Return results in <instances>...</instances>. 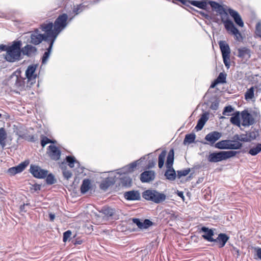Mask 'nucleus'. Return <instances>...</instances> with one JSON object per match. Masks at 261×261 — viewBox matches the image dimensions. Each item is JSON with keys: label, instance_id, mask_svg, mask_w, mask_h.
<instances>
[{"label": "nucleus", "instance_id": "obj_1", "mask_svg": "<svg viewBox=\"0 0 261 261\" xmlns=\"http://www.w3.org/2000/svg\"><path fill=\"white\" fill-rule=\"evenodd\" d=\"M209 4L211 7L221 16V21L227 31L233 35L236 40L241 41L243 39L241 34L234 26L233 22L229 19L228 15L224 8L214 1H210Z\"/></svg>", "mask_w": 261, "mask_h": 261}, {"label": "nucleus", "instance_id": "obj_2", "mask_svg": "<svg viewBox=\"0 0 261 261\" xmlns=\"http://www.w3.org/2000/svg\"><path fill=\"white\" fill-rule=\"evenodd\" d=\"M209 4L211 7L221 16V21L227 31L233 35L236 40L241 41L243 39L241 34L234 26L233 22L229 19L228 15L224 8L214 1H210Z\"/></svg>", "mask_w": 261, "mask_h": 261}, {"label": "nucleus", "instance_id": "obj_3", "mask_svg": "<svg viewBox=\"0 0 261 261\" xmlns=\"http://www.w3.org/2000/svg\"><path fill=\"white\" fill-rule=\"evenodd\" d=\"M209 4L211 7L221 16V21L227 31L233 35L236 40L241 41L243 39L241 34L234 26L233 22L229 19L228 15L224 8L214 1H210Z\"/></svg>", "mask_w": 261, "mask_h": 261}, {"label": "nucleus", "instance_id": "obj_4", "mask_svg": "<svg viewBox=\"0 0 261 261\" xmlns=\"http://www.w3.org/2000/svg\"><path fill=\"white\" fill-rule=\"evenodd\" d=\"M209 4L211 7L221 16V21L227 31L233 35L236 40L241 41L243 39L241 34L234 26L233 22L229 19L228 15L224 8L214 1H210Z\"/></svg>", "mask_w": 261, "mask_h": 261}, {"label": "nucleus", "instance_id": "obj_5", "mask_svg": "<svg viewBox=\"0 0 261 261\" xmlns=\"http://www.w3.org/2000/svg\"><path fill=\"white\" fill-rule=\"evenodd\" d=\"M21 41H14L9 45L7 53L5 55V59L9 62L14 63L23 59Z\"/></svg>", "mask_w": 261, "mask_h": 261}, {"label": "nucleus", "instance_id": "obj_6", "mask_svg": "<svg viewBox=\"0 0 261 261\" xmlns=\"http://www.w3.org/2000/svg\"><path fill=\"white\" fill-rule=\"evenodd\" d=\"M144 159V158H142L140 160L132 163L130 164L123 167L121 169L118 170L117 173L120 174V179L122 185L126 187H129L131 185L132 179L128 176L127 174L133 172L137 166L140 163L142 160Z\"/></svg>", "mask_w": 261, "mask_h": 261}, {"label": "nucleus", "instance_id": "obj_7", "mask_svg": "<svg viewBox=\"0 0 261 261\" xmlns=\"http://www.w3.org/2000/svg\"><path fill=\"white\" fill-rule=\"evenodd\" d=\"M99 213L101 214L102 216L98 214H95V216L99 219V223L104 222L105 219H111L117 220L119 218L120 212L118 209L113 208L110 207H103L102 208Z\"/></svg>", "mask_w": 261, "mask_h": 261}, {"label": "nucleus", "instance_id": "obj_8", "mask_svg": "<svg viewBox=\"0 0 261 261\" xmlns=\"http://www.w3.org/2000/svg\"><path fill=\"white\" fill-rule=\"evenodd\" d=\"M237 153V151L233 150L212 152L209 154L207 159L210 162L217 163L233 157Z\"/></svg>", "mask_w": 261, "mask_h": 261}, {"label": "nucleus", "instance_id": "obj_9", "mask_svg": "<svg viewBox=\"0 0 261 261\" xmlns=\"http://www.w3.org/2000/svg\"><path fill=\"white\" fill-rule=\"evenodd\" d=\"M142 197L146 200L151 201L156 203L164 201L166 196L156 190H147L143 192Z\"/></svg>", "mask_w": 261, "mask_h": 261}, {"label": "nucleus", "instance_id": "obj_10", "mask_svg": "<svg viewBox=\"0 0 261 261\" xmlns=\"http://www.w3.org/2000/svg\"><path fill=\"white\" fill-rule=\"evenodd\" d=\"M242 125L244 126H249L255 123V119L259 117V114L257 111H252L249 113L248 110H244L241 113Z\"/></svg>", "mask_w": 261, "mask_h": 261}, {"label": "nucleus", "instance_id": "obj_11", "mask_svg": "<svg viewBox=\"0 0 261 261\" xmlns=\"http://www.w3.org/2000/svg\"><path fill=\"white\" fill-rule=\"evenodd\" d=\"M242 146V144L240 142L230 140H222L215 145L216 148L220 149H239Z\"/></svg>", "mask_w": 261, "mask_h": 261}, {"label": "nucleus", "instance_id": "obj_12", "mask_svg": "<svg viewBox=\"0 0 261 261\" xmlns=\"http://www.w3.org/2000/svg\"><path fill=\"white\" fill-rule=\"evenodd\" d=\"M40 28L45 33L44 34L48 40V42H49V41L53 40L54 42L55 41L58 34L56 31H55V28L52 22L44 23L40 25Z\"/></svg>", "mask_w": 261, "mask_h": 261}, {"label": "nucleus", "instance_id": "obj_13", "mask_svg": "<svg viewBox=\"0 0 261 261\" xmlns=\"http://www.w3.org/2000/svg\"><path fill=\"white\" fill-rule=\"evenodd\" d=\"M42 41H44L48 43V40L45 37V34H42L40 33L38 29H35L33 31L30 36V43L37 45L42 42Z\"/></svg>", "mask_w": 261, "mask_h": 261}, {"label": "nucleus", "instance_id": "obj_14", "mask_svg": "<svg viewBox=\"0 0 261 261\" xmlns=\"http://www.w3.org/2000/svg\"><path fill=\"white\" fill-rule=\"evenodd\" d=\"M30 172L34 177L41 179L46 177L48 173V171L41 169L38 166L31 164L30 168Z\"/></svg>", "mask_w": 261, "mask_h": 261}, {"label": "nucleus", "instance_id": "obj_15", "mask_svg": "<svg viewBox=\"0 0 261 261\" xmlns=\"http://www.w3.org/2000/svg\"><path fill=\"white\" fill-rule=\"evenodd\" d=\"M46 153L51 160L57 161L60 159L61 151L54 145H50L47 148Z\"/></svg>", "mask_w": 261, "mask_h": 261}, {"label": "nucleus", "instance_id": "obj_16", "mask_svg": "<svg viewBox=\"0 0 261 261\" xmlns=\"http://www.w3.org/2000/svg\"><path fill=\"white\" fill-rule=\"evenodd\" d=\"M37 66L38 65L37 64H32L29 65L25 71V75L27 78L28 82V83H30L31 85L36 82V79L37 75L35 72Z\"/></svg>", "mask_w": 261, "mask_h": 261}, {"label": "nucleus", "instance_id": "obj_17", "mask_svg": "<svg viewBox=\"0 0 261 261\" xmlns=\"http://www.w3.org/2000/svg\"><path fill=\"white\" fill-rule=\"evenodd\" d=\"M29 161L28 160L24 161V162L20 163L16 166L10 168L8 170V173L10 175H14L17 173L22 172L25 168L29 165Z\"/></svg>", "mask_w": 261, "mask_h": 261}, {"label": "nucleus", "instance_id": "obj_18", "mask_svg": "<svg viewBox=\"0 0 261 261\" xmlns=\"http://www.w3.org/2000/svg\"><path fill=\"white\" fill-rule=\"evenodd\" d=\"M54 27L57 34L65 27V13L60 15L55 20Z\"/></svg>", "mask_w": 261, "mask_h": 261}, {"label": "nucleus", "instance_id": "obj_19", "mask_svg": "<svg viewBox=\"0 0 261 261\" xmlns=\"http://www.w3.org/2000/svg\"><path fill=\"white\" fill-rule=\"evenodd\" d=\"M221 137L222 134L221 133L217 131H213L207 134L204 139L207 141H208L210 144L212 145Z\"/></svg>", "mask_w": 261, "mask_h": 261}, {"label": "nucleus", "instance_id": "obj_20", "mask_svg": "<svg viewBox=\"0 0 261 261\" xmlns=\"http://www.w3.org/2000/svg\"><path fill=\"white\" fill-rule=\"evenodd\" d=\"M155 178V173L153 171H145L140 175V180L142 182H149L154 180Z\"/></svg>", "mask_w": 261, "mask_h": 261}, {"label": "nucleus", "instance_id": "obj_21", "mask_svg": "<svg viewBox=\"0 0 261 261\" xmlns=\"http://www.w3.org/2000/svg\"><path fill=\"white\" fill-rule=\"evenodd\" d=\"M21 49L22 55H26L29 57L35 55L37 52V48L30 44L26 45Z\"/></svg>", "mask_w": 261, "mask_h": 261}, {"label": "nucleus", "instance_id": "obj_22", "mask_svg": "<svg viewBox=\"0 0 261 261\" xmlns=\"http://www.w3.org/2000/svg\"><path fill=\"white\" fill-rule=\"evenodd\" d=\"M201 231L203 232V234L202 235L203 239L210 242H213L214 241V239L213 238L214 232L213 229L204 226L201 228Z\"/></svg>", "mask_w": 261, "mask_h": 261}, {"label": "nucleus", "instance_id": "obj_23", "mask_svg": "<svg viewBox=\"0 0 261 261\" xmlns=\"http://www.w3.org/2000/svg\"><path fill=\"white\" fill-rule=\"evenodd\" d=\"M228 12L230 16L233 18L235 22L239 26L241 27H243L244 26V22L241 18V17L237 11L231 9H229Z\"/></svg>", "mask_w": 261, "mask_h": 261}, {"label": "nucleus", "instance_id": "obj_24", "mask_svg": "<svg viewBox=\"0 0 261 261\" xmlns=\"http://www.w3.org/2000/svg\"><path fill=\"white\" fill-rule=\"evenodd\" d=\"M238 57L248 60L251 57V50L247 47H243L238 49Z\"/></svg>", "mask_w": 261, "mask_h": 261}, {"label": "nucleus", "instance_id": "obj_25", "mask_svg": "<svg viewBox=\"0 0 261 261\" xmlns=\"http://www.w3.org/2000/svg\"><path fill=\"white\" fill-rule=\"evenodd\" d=\"M229 237L225 233H220L217 239H214L213 242H217L219 244V248L223 247L229 240Z\"/></svg>", "mask_w": 261, "mask_h": 261}, {"label": "nucleus", "instance_id": "obj_26", "mask_svg": "<svg viewBox=\"0 0 261 261\" xmlns=\"http://www.w3.org/2000/svg\"><path fill=\"white\" fill-rule=\"evenodd\" d=\"M85 8V6L84 5L80 4L77 5L76 7L73 8L72 13L73 15H71L69 13H68V15L66 14V24L67 23L68 19L69 21L71 20L74 16L82 12Z\"/></svg>", "mask_w": 261, "mask_h": 261}, {"label": "nucleus", "instance_id": "obj_27", "mask_svg": "<svg viewBox=\"0 0 261 261\" xmlns=\"http://www.w3.org/2000/svg\"><path fill=\"white\" fill-rule=\"evenodd\" d=\"M48 44L49 46L48 48L46 49V51H45V53L43 54V56L41 58L42 64H45L47 63L50 57L51 51L54 44V40L49 41Z\"/></svg>", "mask_w": 261, "mask_h": 261}, {"label": "nucleus", "instance_id": "obj_28", "mask_svg": "<svg viewBox=\"0 0 261 261\" xmlns=\"http://www.w3.org/2000/svg\"><path fill=\"white\" fill-rule=\"evenodd\" d=\"M124 197L128 200H137L140 198V193L138 191H130L124 194Z\"/></svg>", "mask_w": 261, "mask_h": 261}, {"label": "nucleus", "instance_id": "obj_29", "mask_svg": "<svg viewBox=\"0 0 261 261\" xmlns=\"http://www.w3.org/2000/svg\"><path fill=\"white\" fill-rule=\"evenodd\" d=\"M219 47L222 53V55L223 56H230V49L227 43L224 41H220L219 42Z\"/></svg>", "mask_w": 261, "mask_h": 261}, {"label": "nucleus", "instance_id": "obj_30", "mask_svg": "<svg viewBox=\"0 0 261 261\" xmlns=\"http://www.w3.org/2000/svg\"><path fill=\"white\" fill-rule=\"evenodd\" d=\"M208 119V114L207 113L203 114L200 119L198 120L197 125L195 127V129L197 130H200L202 129L203 126L204 125Z\"/></svg>", "mask_w": 261, "mask_h": 261}, {"label": "nucleus", "instance_id": "obj_31", "mask_svg": "<svg viewBox=\"0 0 261 261\" xmlns=\"http://www.w3.org/2000/svg\"><path fill=\"white\" fill-rule=\"evenodd\" d=\"M66 163L70 168H80V163L73 156H66Z\"/></svg>", "mask_w": 261, "mask_h": 261}, {"label": "nucleus", "instance_id": "obj_32", "mask_svg": "<svg viewBox=\"0 0 261 261\" xmlns=\"http://www.w3.org/2000/svg\"><path fill=\"white\" fill-rule=\"evenodd\" d=\"M7 138V133L4 127L0 128V145L4 148L6 145V140Z\"/></svg>", "mask_w": 261, "mask_h": 261}, {"label": "nucleus", "instance_id": "obj_33", "mask_svg": "<svg viewBox=\"0 0 261 261\" xmlns=\"http://www.w3.org/2000/svg\"><path fill=\"white\" fill-rule=\"evenodd\" d=\"M166 178L169 180L173 181L176 178V174L175 171L173 168H167L165 173Z\"/></svg>", "mask_w": 261, "mask_h": 261}, {"label": "nucleus", "instance_id": "obj_34", "mask_svg": "<svg viewBox=\"0 0 261 261\" xmlns=\"http://www.w3.org/2000/svg\"><path fill=\"white\" fill-rule=\"evenodd\" d=\"M174 162V151L171 149L169 151L166 163V166L167 168H173L172 165Z\"/></svg>", "mask_w": 261, "mask_h": 261}, {"label": "nucleus", "instance_id": "obj_35", "mask_svg": "<svg viewBox=\"0 0 261 261\" xmlns=\"http://www.w3.org/2000/svg\"><path fill=\"white\" fill-rule=\"evenodd\" d=\"M230 122L238 126H240V114L239 111L236 112L230 119Z\"/></svg>", "mask_w": 261, "mask_h": 261}, {"label": "nucleus", "instance_id": "obj_36", "mask_svg": "<svg viewBox=\"0 0 261 261\" xmlns=\"http://www.w3.org/2000/svg\"><path fill=\"white\" fill-rule=\"evenodd\" d=\"M91 187V182L89 179H85L83 181L81 187V191L82 194L86 193Z\"/></svg>", "mask_w": 261, "mask_h": 261}, {"label": "nucleus", "instance_id": "obj_37", "mask_svg": "<svg viewBox=\"0 0 261 261\" xmlns=\"http://www.w3.org/2000/svg\"><path fill=\"white\" fill-rule=\"evenodd\" d=\"M196 138V135L194 133L187 134L186 135L185 139L184 140V143L186 144V143L191 144L194 142L195 139Z\"/></svg>", "mask_w": 261, "mask_h": 261}, {"label": "nucleus", "instance_id": "obj_38", "mask_svg": "<svg viewBox=\"0 0 261 261\" xmlns=\"http://www.w3.org/2000/svg\"><path fill=\"white\" fill-rule=\"evenodd\" d=\"M19 137L31 142H35L37 140V138L35 135H27L25 134H22L19 135Z\"/></svg>", "mask_w": 261, "mask_h": 261}, {"label": "nucleus", "instance_id": "obj_39", "mask_svg": "<svg viewBox=\"0 0 261 261\" xmlns=\"http://www.w3.org/2000/svg\"><path fill=\"white\" fill-rule=\"evenodd\" d=\"M166 155V151L164 150V151H163L159 156L158 166L160 168H162V167L164 165Z\"/></svg>", "mask_w": 261, "mask_h": 261}, {"label": "nucleus", "instance_id": "obj_40", "mask_svg": "<svg viewBox=\"0 0 261 261\" xmlns=\"http://www.w3.org/2000/svg\"><path fill=\"white\" fill-rule=\"evenodd\" d=\"M191 4L192 5L196 6L198 8H201V9H205L206 7V3L204 1H193L191 2Z\"/></svg>", "mask_w": 261, "mask_h": 261}, {"label": "nucleus", "instance_id": "obj_41", "mask_svg": "<svg viewBox=\"0 0 261 261\" xmlns=\"http://www.w3.org/2000/svg\"><path fill=\"white\" fill-rule=\"evenodd\" d=\"M233 139L236 140H239L243 142H249V139L248 138V135L246 134H241V135H235L233 137Z\"/></svg>", "mask_w": 261, "mask_h": 261}, {"label": "nucleus", "instance_id": "obj_42", "mask_svg": "<svg viewBox=\"0 0 261 261\" xmlns=\"http://www.w3.org/2000/svg\"><path fill=\"white\" fill-rule=\"evenodd\" d=\"M261 151V143L258 144L255 147L251 148L249 153L252 155H255Z\"/></svg>", "mask_w": 261, "mask_h": 261}, {"label": "nucleus", "instance_id": "obj_43", "mask_svg": "<svg viewBox=\"0 0 261 261\" xmlns=\"http://www.w3.org/2000/svg\"><path fill=\"white\" fill-rule=\"evenodd\" d=\"M254 97V87H252L247 90L245 94L246 100H248Z\"/></svg>", "mask_w": 261, "mask_h": 261}, {"label": "nucleus", "instance_id": "obj_44", "mask_svg": "<svg viewBox=\"0 0 261 261\" xmlns=\"http://www.w3.org/2000/svg\"><path fill=\"white\" fill-rule=\"evenodd\" d=\"M46 177V182L47 185H51L56 182V179L52 173L47 174Z\"/></svg>", "mask_w": 261, "mask_h": 261}, {"label": "nucleus", "instance_id": "obj_45", "mask_svg": "<svg viewBox=\"0 0 261 261\" xmlns=\"http://www.w3.org/2000/svg\"><path fill=\"white\" fill-rule=\"evenodd\" d=\"M40 139H41L40 143H41V145L42 147H44V146L46 144L50 143V142H51V139H49L46 136H45L43 135H41Z\"/></svg>", "mask_w": 261, "mask_h": 261}, {"label": "nucleus", "instance_id": "obj_46", "mask_svg": "<svg viewBox=\"0 0 261 261\" xmlns=\"http://www.w3.org/2000/svg\"><path fill=\"white\" fill-rule=\"evenodd\" d=\"M153 223L148 219H145L143 221V222H142V225L141 227V229H147L149 228L150 226L152 225Z\"/></svg>", "mask_w": 261, "mask_h": 261}, {"label": "nucleus", "instance_id": "obj_47", "mask_svg": "<svg viewBox=\"0 0 261 261\" xmlns=\"http://www.w3.org/2000/svg\"><path fill=\"white\" fill-rule=\"evenodd\" d=\"M247 134L248 135V138L249 139V141L255 139L258 136V132L254 130L250 132Z\"/></svg>", "mask_w": 261, "mask_h": 261}, {"label": "nucleus", "instance_id": "obj_48", "mask_svg": "<svg viewBox=\"0 0 261 261\" xmlns=\"http://www.w3.org/2000/svg\"><path fill=\"white\" fill-rule=\"evenodd\" d=\"M226 75L225 73L221 72L218 76L216 80L219 83H226Z\"/></svg>", "mask_w": 261, "mask_h": 261}, {"label": "nucleus", "instance_id": "obj_49", "mask_svg": "<svg viewBox=\"0 0 261 261\" xmlns=\"http://www.w3.org/2000/svg\"><path fill=\"white\" fill-rule=\"evenodd\" d=\"M15 85L17 87H23L24 86V79L21 77L17 76Z\"/></svg>", "mask_w": 261, "mask_h": 261}, {"label": "nucleus", "instance_id": "obj_50", "mask_svg": "<svg viewBox=\"0 0 261 261\" xmlns=\"http://www.w3.org/2000/svg\"><path fill=\"white\" fill-rule=\"evenodd\" d=\"M254 258H258L261 260V248L256 247H254Z\"/></svg>", "mask_w": 261, "mask_h": 261}, {"label": "nucleus", "instance_id": "obj_51", "mask_svg": "<svg viewBox=\"0 0 261 261\" xmlns=\"http://www.w3.org/2000/svg\"><path fill=\"white\" fill-rule=\"evenodd\" d=\"M190 172V169H187L183 170L177 171V177L180 178L182 176L187 175Z\"/></svg>", "mask_w": 261, "mask_h": 261}, {"label": "nucleus", "instance_id": "obj_52", "mask_svg": "<svg viewBox=\"0 0 261 261\" xmlns=\"http://www.w3.org/2000/svg\"><path fill=\"white\" fill-rule=\"evenodd\" d=\"M233 111V108L231 106L225 107L222 113L223 115L229 116L230 113Z\"/></svg>", "mask_w": 261, "mask_h": 261}, {"label": "nucleus", "instance_id": "obj_53", "mask_svg": "<svg viewBox=\"0 0 261 261\" xmlns=\"http://www.w3.org/2000/svg\"><path fill=\"white\" fill-rule=\"evenodd\" d=\"M223 62L227 69L230 67V56L224 55L222 56Z\"/></svg>", "mask_w": 261, "mask_h": 261}, {"label": "nucleus", "instance_id": "obj_54", "mask_svg": "<svg viewBox=\"0 0 261 261\" xmlns=\"http://www.w3.org/2000/svg\"><path fill=\"white\" fill-rule=\"evenodd\" d=\"M59 167L62 170L63 176L65 178V159H64L62 162L58 163Z\"/></svg>", "mask_w": 261, "mask_h": 261}, {"label": "nucleus", "instance_id": "obj_55", "mask_svg": "<svg viewBox=\"0 0 261 261\" xmlns=\"http://www.w3.org/2000/svg\"><path fill=\"white\" fill-rule=\"evenodd\" d=\"M72 236L73 238H75L76 236V232L73 231L72 232L71 230H68L66 231V241L69 240L70 241V238Z\"/></svg>", "mask_w": 261, "mask_h": 261}, {"label": "nucleus", "instance_id": "obj_56", "mask_svg": "<svg viewBox=\"0 0 261 261\" xmlns=\"http://www.w3.org/2000/svg\"><path fill=\"white\" fill-rule=\"evenodd\" d=\"M256 35L261 38V22H258L256 25Z\"/></svg>", "mask_w": 261, "mask_h": 261}, {"label": "nucleus", "instance_id": "obj_57", "mask_svg": "<svg viewBox=\"0 0 261 261\" xmlns=\"http://www.w3.org/2000/svg\"><path fill=\"white\" fill-rule=\"evenodd\" d=\"M110 186V184L107 181H103L100 185L101 189L106 190Z\"/></svg>", "mask_w": 261, "mask_h": 261}, {"label": "nucleus", "instance_id": "obj_58", "mask_svg": "<svg viewBox=\"0 0 261 261\" xmlns=\"http://www.w3.org/2000/svg\"><path fill=\"white\" fill-rule=\"evenodd\" d=\"M133 223L136 224L137 226L139 228H141L142 225V222L140 221V220L138 218H133L132 220Z\"/></svg>", "mask_w": 261, "mask_h": 261}, {"label": "nucleus", "instance_id": "obj_59", "mask_svg": "<svg viewBox=\"0 0 261 261\" xmlns=\"http://www.w3.org/2000/svg\"><path fill=\"white\" fill-rule=\"evenodd\" d=\"M8 47L9 45H6L5 44H1L0 45V50L1 51H6L7 53V50L8 49Z\"/></svg>", "mask_w": 261, "mask_h": 261}, {"label": "nucleus", "instance_id": "obj_60", "mask_svg": "<svg viewBox=\"0 0 261 261\" xmlns=\"http://www.w3.org/2000/svg\"><path fill=\"white\" fill-rule=\"evenodd\" d=\"M41 185L37 184H35L33 185L34 190L36 191L40 190Z\"/></svg>", "mask_w": 261, "mask_h": 261}, {"label": "nucleus", "instance_id": "obj_61", "mask_svg": "<svg viewBox=\"0 0 261 261\" xmlns=\"http://www.w3.org/2000/svg\"><path fill=\"white\" fill-rule=\"evenodd\" d=\"M20 211L22 212H24V213H25L27 212V210H25V203H24L22 205H21L20 206Z\"/></svg>", "mask_w": 261, "mask_h": 261}, {"label": "nucleus", "instance_id": "obj_62", "mask_svg": "<svg viewBox=\"0 0 261 261\" xmlns=\"http://www.w3.org/2000/svg\"><path fill=\"white\" fill-rule=\"evenodd\" d=\"M49 218L50 221H54L55 218V215L53 213H49Z\"/></svg>", "mask_w": 261, "mask_h": 261}, {"label": "nucleus", "instance_id": "obj_63", "mask_svg": "<svg viewBox=\"0 0 261 261\" xmlns=\"http://www.w3.org/2000/svg\"><path fill=\"white\" fill-rule=\"evenodd\" d=\"M71 242L74 245H76V244H81L82 241L81 240H72Z\"/></svg>", "mask_w": 261, "mask_h": 261}, {"label": "nucleus", "instance_id": "obj_64", "mask_svg": "<svg viewBox=\"0 0 261 261\" xmlns=\"http://www.w3.org/2000/svg\"><path fill=\"white\" fill-rule=\"evenodd\" d=\"M155 165V163L153 162H149L148 165H147V167L148 168H152V167H153Z\"/></svg>", "mask_w": 261, "mask_h": 261}]
</instances>
